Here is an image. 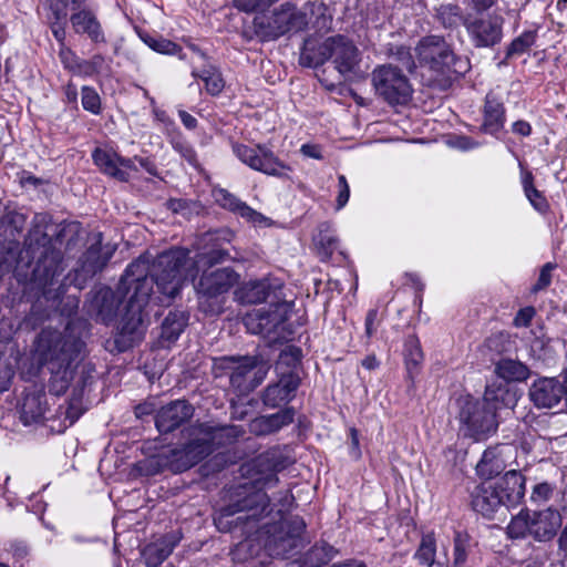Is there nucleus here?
<instances>
[{"label": "nucleus", "mask_w": 567, "mask_h": 567, "mask_svg": "<svg viewBox=\"0 0 567 567\" xmlns=\"http://www.w3.org/2000/svg\"><path fill=\"white\" fill-rule=\"evenodd\" d=\"M188 261V251L183 248L163 251L152 265L147 257H140L127 266L116 292L107 287L95 292L90 302V311L107 324L115 319L120 303L125 302L116 342L122 343L123 348L133 346L143 337V310L148 303L154 284L163 296L175 298L186 278Z\"/></svg>", "instance_id": "obj_1"}, {"label": "nucleus", "mask_w": 567, "mask_h": 567, "mask_svg": "<svg viewBox=\"0 0 567 567\" xmlns=\"http://www.w3.org/2000/svg\"><path fill=\"white\" fill-rule=\"evenodd\" d=\"M84 349V342L68 327L64 332L44 329L38 339V352L51 377L49 392L63 394L73 380L75 362Z\"/></svg>", "instance_id": "obj_2"}, {"label": "nucleus", "mask_w": 567, "mask_h": 567, "mask_svg": "<svg viewBox=\"0 0 567 567\" xmlns=\"http://www.w3.org/2000/svg\"><path fill=\"white\" fill-rule=\"evenodd\" d=\"M310 23L316 28L326 27L327 7L323 2H307L301 8L286 2L270 17L257 16L254 19L255 31L264 40H275L290 31H302Z\"/></svg>", "instance_id": "obj_3"}, {"label": "nucleus", "mask_w": 567, "mask_h": 567, "mask_svg": "<svg viewBox=\"0 0 567 567\" xmlns=\"http://www.w3.org/2000/svg\"><path fill=\"white\" fill-rule=\"evenodd\" d=\"M239 434L240 431L235 426L215 427L207 424L190 426L187 430V443L181 449L169 451L168 465L175 473L184 472L207 457L215 445L224 443V439L230 442Z\"/></svg>", "instance_id": "obj_4"}, {"label": "nucleus", "mask_w": 567, "mask_h": 567, "mask_svg": "<svg viewBox=\"0 0 567 567\" xmlns=\"http://www.w3.org/2000/svg\"><path fill=\"white\" fill-rule=\"evenodd\" d=\"M505 393L503 388L487 386L482 401L471 396L458 399V420L464 435L482 440L496 431V402Z\"/></svg>", "instance_id": "obj_5"}, {"label": "nucleus", "mask_w": 567, "mask_h": 567, "mask_svg": "<svg viewBox=\"0 0 567 567\" xmlns=\"http://www.w3.org/2000/svg\"><path fill=\"white\" fill-rule=\"evenodd\" d=\"M327 60H331L336 70L346 76L354 71L361 60V53L349 38L337 34L327 38L318 48V52L311 55L308 51L301 53V64L317 68Z\"/></svg>", "instance_id": "obj_6"}, {"label": "nucleus", "mask_w": 567, "mask_h": 567, "mask_svg": "<svg viewBox=\"0 0 567 567\" xmlns=\"http://www.w3.org/2000/svg\"><path fill=\"white\" fill-rule=\"evenodd\" d=\"M215 378L227 375L231 386L240 394H247L257 388L265 377L258 360L251 357H221L214 360Z\"/></svg>", "instance_id": "obj_7"}, {"label": "nucleus", "mask_w": 567, "mask_h": 567, "mask_svg": "<svg viewBox=\"0 0 567 567\" xmlns=\"http://www.w3.org/2000/svg\"><path fill=\"white\" fill-rule=\"evenodd\" d=\"M371 81L377 95L391 105L405 104L411 97L412 89L408 78L392 64L375 68Z\"/></svg>", "instance_id": "obj_8"}, {"label": "nucleus", "mask_w": 567, "mask_h": 567, "mask_svg": "<svg viewBox=\"0 0 567 567\" xmlns=\"http://www.w3.org/2000/svg\"><path fill=\"white\" fill-rule=\"evenodd\" d=\"M289 305L276 301L270 306L254 309L244 317V324L250 333L277 340L284 338L285 322L288 318Z\"/></svg>", "instance_id": "obj_9"}, {"label": "nucleus", "mask_w": 567, "mask_h": 567, "mask_svg": "<svg viewBox=\"0 0 567 567\" xmlns=\"http://www.w3.org/2000/svg\"><path fill=\"white\" fill-rule=\"evenodd\" d=\"M416 58L422 66L437 74L460 73L455 68V55L447 42L439 35L422 38L415 48Z\"/></svg>", "instance_id": "obj_10"}, {"label": "nucleus", "mask_w": 567, "mask_h": 567, "mask_svg": "<svg viewBox=\"0 0 567 567\" xmlns=\"http://www.w3.org/2000/svg\"><path fill=\"white\" fill-rule=\"evenodd\" d=\"M306 528L303 519L299 516L291 517L284 520L279 530L271 535L267 543L266 548L271 556L289 557L303 546L302 533Z\"/></svg>", "instance_id": "obj_11"}, {"label": "nucleus", "mask_w": 567, "mask_h": 567, "mask_svg": "<svg viewBox=\"0 0 567 567\" xmlns=\"http://www.w3.org/2000/svg\"><path fill=\"white\" fill-rule=\"evenodd\" d=\"M243 489L237 494L240 497L237 502L220 509L219 520L244 513V515L237 517V520L246 522L258 519L270 513V499L264 491L258 488L247 493L245 487Z\"/></svg>", "instance_id": "obj_12"}, {"label": "nucleus", "mask_w": 567, "mask_h": 567, "mask_svg": "<svg viewBox=\"0 0 567 567\" xmlns=\"http://www.w3.org/2000/svg\"><path fill=\"white\" fill-rule=\"evenodd\" d=\"M235 155L250 168L271 176L286 177L285 171H290L275 154L262 145L250 147L244 144H234Z\"/></svg>", "instance_id": "obj_13"}, {"label": "nucleus", "mask_w": 567, "mask_h": 567, "mask_svg": "<svg viewBox=\"0 0 567 567\" xmlns=\"http://www.w3.org/2000/svg\"><path fill=\"white\" fill-rule=\"evenodd\" d=\"M290 458L279 450H269L254 460L255 482L265 487L278 483L277 473L290 464Z\"/></svg>", "instance_id": "obj_14"}, {"label": "nucleus", "mask_w": 567, "mask_h": 567, "mask_svg": "<svg viewBox=\"0 0 567 567\" xmlns=\"http://www.w3.org/2000/svg\"><path fill=\"white\" fill-rule=\"evenodd\" d=\"M466 30L476 48H491L503 38V18L486 16L466 23Z\"/></svg>", "instance_id": "obj_15"}, {"label": "nucleus", "mask_w": 567, "mask_h": 567, "mask_svg": "<svg viewBox=\"0 0 567 567\" xmlns=\"http://www.w3.org/2000/svg\"><path fill=\"white\" fill-rule=\"evenodd\" d=\"M92 158L103 174L118 182H128L130 172L137 171L132 158L122 157L112 150L97 147L92 153Z\"/></svg>", "instance_id": "obj_16"}, {"label": "nucleus", "mask_w": 567, "mask_h": 567, "mask_svg": "<svg viewBox=\"0 0 567 567\" xmlns=\"http://www.w3.org/2000/svg\"><path fill=\"white\" fill-rule=\"evenodd\" d=\"M194 408L185 400H176L164 406L156 414L155 424L161 433H169L190 419Z\"/></svg>", "instance_id": "obj_17"}, {"label": "nucleus", "mask_w": 567, "mask_h": 567, "mask_svg": "<svg viewBox=\"0 0 567 567\" xmlns=\"http://www.w3.org/2000/svg\"><path fill=\"white\" fill-rule=\"evenodd\" d=\"M513 446L508 444L488 447L476 465L477 474L486 480L501 474L506 468L508 460L513 456Z\"/></svg>", "instance_id": "obj_18"}, {"label": "nucleus", "mask_w": 567, "mask_h": 567, "mask_svg": "<svg viewBox=\"0 0 567 567\" xmlns=\"http://www.w3.org/2000/svg\"><path fill=\"white\" fill-rule=\"evenodd\" d=\"M300 384L297 373H284L277 383L268 385L262 394V402L270 409H276L289 402Z\"/></svg>", "instance_id": "obj_19"}, {"label": "nucleus", "mask_w": 567, "mask_h": 567, "mask_svg": "<svg viewBox=\"0 0 567 567\" xmlns=\"http://www.w3.org/2000/svg\"><path fill=\"white\" fill-rule=\"evenodd\" d=\"M529 398L536 406L551 409L564 398V388L555 378H540L530 385Z\"/></svg>", "instance_id": "obj_20"}, {"label": "nucleus", "mask_w": 567, "mask_h": 567, "mask_svg": "<svg viewBox=\"0 0 567 567\" xmlns=\"http://www.w3.org/2000/svg\"><path fill=\"white\" fill-rule=\"evenodd\" d=\"M231 237L230 231L220 230L208 233L204 237V241L206 245H210L209 250L200 252L196 256V266L200 267H212L216 264L224 262L226 260H234L235 258L230 256V252L227 248L219 243L220 239H224L229 243Z\"/></svg>", "instance_id": "obj_21"}, {"label": "nucleus", "mask_w": 567, "mask_h": 567, "mask_svg": "<svg viewBox=\"0 0 567 567\" xmlns=\"http://www.w3.org/2000/svg\"><path fill=\"white\" fill-rule=\"evenodd\" d=\"M525 483L526 480L522 473L511 470L502 478L493 483V485L499 497H502L504 506L515 507L524 498Z\"/></svg>", "instance_id": "obj_22"}, {"label": "nucleus", "mask_w": 567, "mask_h": 567, "mask_svg": "<svg viewBox=\"0 0 567 567\" xmlns=\"http://www.w3.org/2000/svg\"><path fill=\"white\" fill-rule=\"evenodd\" d=\"M238 280V275L230 268H220L205 272L198 282V291L214 297L227 292Z\"/></svg>", "instance_id": "obj_23"}, {"label": "nucleus", "mask_w": 567, "mask_h": 567, "mask_svg": "<svg viewBox=\"0 0 567 567\" xmlns=\"http://www.w3.org/2000/svg\"><path fill=\"white\" fill-rule=\"evenodd\" d=\"M530 536L535 540L546 542L551 539L561 526L560 514L551 508L530 514Z\"/></svg>", "instance_id": "obj_24"}, {"label": "nucleus", "mask_w": 567, "mask_h": 567, "mask_svg": "<svg viewBox=\"0 0 567 567\" xmlns=\"http://www.w3.org/2000/svg\"><path fill=\"white\" fill-rule=\"evenodd\" d=\"M293 408H286L270 415H262L250 422V432L255 435H269L293 422Z\"/></svg>", "instance_id": "obj_25"}, {"label": "nucleus", "mask_w": 567, "mask_h": 567, "mask_svg": "<svg viewBox=\"0 0 567 567\" xmlns=\"http://www.w3.org/2000/svg\"><path fill=\"white\" fill-rule=\"evenodd\" d=\"M181 537L177 533H168L150 543L142 550L147 567H158L174 550Z\"/></svg>", "instance_id": "obj_26"}, {"label": "nucleus", "mask_w": 567, "mask_h": 567, "mask_svg": "<svg viewBox=\"0 0 567 567\" xmlns=\"http://www.w3.org/2000/svg\"><path fill=\"white\" fill-rule=\"evenodd\" d=\"M72 13L70 21L76 34H86L94 43H104L105 35L96 16L86 9Z\"/></svg>", "instance_id": "obj_27"}, {"label": "nucleus", "mask_w": 567, "mask_h": 567, "mask_svg": "<svg viewBox=\"0 0 567 567\" xmlns=\"http://www.w3.org/2000/svg\"><path fill=\"white\" fill-rule=\"evenodd\" d=\"M502 506H504L502 497L497 494L493 483H483L472 493L473 509L485 517H492Z\"/></svg>", "instance_id": "obj_28"}, {"label": "nucleus", "mask_w": 567, "mask_h": 567, "mask_svg": "<svg viewBox=\"0 0 567 567\" xmlns=\"http://www.w3.org/2000/svg\"><path fill=\"white\" fill-rule=\"evenodd\" d=\"M505 123V107L503 102L493 93L485 97L483 109V123L481 130L488 134L498 133Z\"/></svg>", "instance_id": "obj_29"}, {"label": "nucleus", "mask_w": 567, "mask_h": 567, "mask_svg": "<svg viewBox=\"0 0 567 567\" xmlns=\"http://www.w3.org/2000/svg\"><path fill=\"white\" fill-rule=\"evenodd\" d=\"M115 247L102 246V236L97 235V239L92 244L83 256V270L87 275H95L101 271L111 259Z\"/></svg>", "instance_id": "obj_30"}, {"label": "nucleus", "mask_w": 567, "mask_h": 567, "mask_svg": "<svg viewBox=\"0 0 567 567\" xmlns=\"http://www.w3.org/2000/svg\"><path fill=\"white\" fill-rule=\"evenodd\" d=\"M279 286H274L269 280H256L248 282L243 288V299L249 303H260L264 301H270L274 303L279 301L276 290Z\"/></svg>", "instance_id": "obj_31"}, {"label": "nucleus", "mask_w": 567, "mask_h": 567, "mask_svg": "<svg viewBox=\"0 0 567 567\" xmlns=\"http://www.w3.org/2000/svg\"><path fill=\"white\" fill-rule=\"evenodd\" d=\"M218 202L220 205L254 224H261L266 220L265 216L249 207L246 203L238 199L235 195L220 190Z\"/></svg>", "instance_id": "obj_32"}, {"label": "nucleus", "mask_w": 567, "mask_h": 567, "mask_svg": "<svg viewBox=\"0 0 567 567\" xmlns=\"http://www.w3.org/2000/svg\"><path fill=\"white\" fill-rule=\"evenodd\" d=\"M495 373L507 382H522L529 377L530 371L523 362L504 358L496 362Z\"/></svg>", "instance_id": "obj_33"}, {"label": "nucleus", "mask_w": 567, "mask_h": 567, "mask_svg": "<svg viewBox=\"0 0 567 567\" xmlns=\"http://www.w3.org/2000/svg\"><path fill=\"white\" fill-rule=\"evenodd\" d=\"M188 322V315L182 310H172L162 323L161 338L168 342L178 339Z\"/></svg>", "instance_id": "obj_34"}, {"label": "nucleus", "mask_w": 567, "mask_h": 567, "mask_svg": "<svg viewBox=\"0 0 567 567\" xmlns=\"http://www.w3.org/2000/svg\"><path fill=\"white\" fill-rule=\"evenodd\" d=\"M512 348V340L508 333L497 332L493 333L485 339L480 347L481 353L494 361L495 357L508 352Z\"/></svg>", "instance_id": "obj_35"}, {"label": "nucleus", "mask_w": 567, "mask_h": 567, "mask_svg": "<svg viewBox=\"0 0 567 567\" xmlns=\"http://www.w3.org/2000/svg\"><path fill=\"white\" fill-rule=\"evenodd\" d=\"M192 75L200 79L205 83L207 92L212 95L219 94L224 89V80L213 65L205 66L200 71L193 69Z\"/></svg>", "instance_id": "obj_36"}, {"label": "nucleus", "mask_w": 567, "mask_h": 567, "mask_svg": "<svg viewBox=\"0 0 567 567\" xmlns=\"http://www.w3.org/2000/svg\"><path fill=\"white\" fill-rule=\"evenodd\" d=\"M43 395H28L22 404V415L27 423L38 422L47 413V404L42 402Z\"/></svg>", "instance_id": "obj_37"}, {"label": "nucleus", "mask_w": 567, "mask_h": 567, "mask_svg": "<svg viewBox=\"0 0 567 567\" xmlns=\"http://www.w3.org/2000/svg\"><path fill=\"white\" fill-rule=\"evenodd\" d=\"M404 358L409 372H412V369H417L424 360L420 340L414 334L405 339Z\"/></svg>", "instance_id": "obj_38"}, {"label": "nucleus", "mask_w": 567, "mask_h": 567, "mask_svg": "<svg viewBox=\"0 0 567 567\" xmlns=\"http://www.w3.org/2000/svg\"><path fill=\"white\" fill-rule=\"evenodd\" d=\"M522 184L524 188V193L532 204V206L538 212H545L548 207L546 198L543 194L535 188L534 186V177L530 172H525L522 177Z\"/></svg>", "instance_id": "obj_39"}, {"label": "nucleus", "mask_w": 567, "mask_h": 567, "mask_svg": "<svg viewBox=\"0 0 567 567\" xmlns=\"http://www.w3.org/2000/svg\"><path fill=\"white\" fill-rule=\"evenodd\" d=\"M530 513L522 511L518 515L512 518L507 526V534L511 538H523L527 535L530 536Z\"/></svg>", "instance_id": "obj_40"}, {"label": "nucleus", "mask_w": 567, "mask_h": 567, "mask_svg": "<svg viewBox=\"0 0 567 567\" xmlns=\"http://www.w3.org/2000/svg\"><path fill=\"white\" fill-rule=\"evenodd\" d=\"M436 18L445 28L457 27L462 20V11L456 4H441L436 9Z\"/></svg>", "instance_id": "obj_41"}, {"label": "nucleus", "mask_w": 567, "mask_h": 567, "mask_svg": "<svg viewBox=\"0 0 567 567\" xmlns=\"http://www.w3.org/2000/svg\"><path fill=\"white\" fill-rule=\"evenodd\" d=\"M435 555H436V544H435L434 535L433 534L423 535V537L420 542V545L414 555L415 559H417V561L421 565H426V564L431 563L433 559H435Z\"/></svg>", "instance_id": "obj_42"}, {"label": "nucleus", "mask_w": 567, "mask_h": 567, "mask_svg": "<svg viewBox=\"0 0 567 567\" xmlns=\"http://www.w3.org/2000/svg\"><path fill=\"white\" fill-rule=\"evenodd\" d=\"M50 9L54 16L55 21L51 24V30L54 38L64 45L65 40V18L68 16L66 8L60 7L58 3L51 2Z\"/></svg>", "instance_id": "obj_43"}, {"label": "nucleus", "mask_w": 567, "mask_h": 567, "mask_svg": "<svg viewBox=\"0 0 567 567\" xmlns=\"http://www.w3.org/2000/svg\"><path fill=\"white\" fill-rule=\"evenodd\" d=\"M470 536L466 533H456L454 537L453 567H463L467 559Z\"/></svg>", "instance_id": "obj_44"}, {"label": "nucleus", "mask_w": 567, "mask_h": 567, "mask_svg": "<svg viewBox=\"0 0 567 567\" xmlns=\"http://www.w3.org/2000/svg\"><path fill=\"white\" fill-rule=\"evenodd\" d=\"M536 39V33L533 31H526L522 33L519 37L514 39L507 48L506 58H512L514 55H520L525 53L534 43Z\"/></svg>", "instance_id": "obj_45"}, {"label": "nucleus", "mask_w": 567, "mask_h": 567, "mask_svg": "<svg viewBox=\"0 0 567 567\" xmlns=\"http://www.w3.org/2000/svg\"><path fill=\"white\" fill-rule=\"evenodd\" d=\"M81 102L82 106L85 111L91 112L92 114H100L102 111L101 107V97L95 89L91 86H83L81 90Z\"/></svg>", "instance_id": "obj_46"}, {"label": "nucleus", "mask_w": 567, "mask_h": 567, "mask_svg": "<svg viewBox=\"0 0 567 567\" xmlns=\"http://www.w3.org/2000/svg\"><path fill=\"white\" fill-rule=\"evenodd\" d=\"M388 55L400 62L410 72L415 68L412 53L405 45H390L388 49Z\"/></svg>", "instance_id": "obj_47"}, {"label": "nucleus", "mask_w": 567, "mask_h": 567, "mask_svg": "<svg viewBox=\"0 0 567 567\" xmlns=\"http://www.w3.org/2000/svg\"><path fill=\"white\" fill-rule=\"evenodd\" d=\"M144 41L151 49L158 53L173 55L181 52V48L176 43L164 38L156 39L148 37Z\"/></svg>", "instance_id": "obj_48"}, {"label": "nucleus", "mask_w": 567, "mask_h": 567, "mask_svg": "<svg viewBox=\"0 0 567 567\" xmlns=\"http://www.w3.org/2000/svg\"><path fill=\"white\" fill-rule=\"evenodd\" d=\"M556 264L553 262H547L542 267L538 279L532 288V291L534 293H537L548 288V286L551 284L553 271L556 269Z\"/></svg>", "instance_id": "obj_49"}, {"label": "nucleus", "mask_w": 567, "mask_h": 567, "mask_svg": "<svg viewBox=\"0 0 567 567\" xmlns=\"http://www.w3.org/2000/svg\"><path fill=\"white\" fill-rule=\"evenodd\" d=\"M553 491L554 488L549 483L542 482L534 486L530 499L536 504L545 503L550 498Z\"/></svg>", "instance_id": "obj_50"}, {"label": "nucleus", "mask_w": 567, "mask_h": 567, "mask_svg": "<svg viewBox=\"0 0 567 567\" xmlns=\"http://www.w3.org/2000/svg\"><path fill=\"white\" fill-rule=\"evenodd\" d=\"M316 244L323 258L330 257L333 250L337 248V239L330 235L320 234L316 240Z\"/></svg>", "instance_id": "obj_51"}, {"label": "nucleus", "mask_w": 567, "mask_h": 567, "mask_svg": "<svg viewBox=\"0 0 567 567\" xmlns=\"http://www.w3.org/2000/svg\"><path fill=\"white\" fill-rule=\"evenodd\" d=\"M338 196H337V209L343 208L350 197V187L344 175L338 177Z\"/></svg>", "instance_id": "obj_52"}, {"label": "nucleus", "mask_w": 567, "mask_h": 567, "mask_svg": "<svg viewBox=\"0 0 567 567\" xmlns=\"http://www.w3.org/2000/svg\"><path fill=\"white\" fill-rule=\"evenodd\" d=\"M330 551H332V547L328 546L327 544H323V545H320V546H315L309 555L310 557H316V565H322V564H326L328 563L330 559H331V554Z\"/></svg>", "instance_id": "obj_53"}, {"label": "nucleus", "mask_w": 567, "mask_h": 567, "mask_svg": "<svg viewBox=\"0 0 567 567\" xmlns=\"http://www.w3.org/2000/svg\"><path fill=\"white\" fill-rule=\"evenodd\" d=\"M83 413L82 401L79 398H74L70 401L69 406L65 411V419L70 421V423H74Z\"/></svg>", "instance_id": "obj_54"}, {"label": "nucleus", "mask_w": 567, "mask_h": 567, "mask_svg": "<svg viewBox=\"0 0 567 567\" xmlns=\"http://www.w3.org/2000/svg\"><path fill=\"white\" fill-rule=\"evenodd\" d=\"M378 310L377 309H370L365 317L364 322V332L368 339H370L377 331L378 328Z\"/></svg>", "instance_id": "obj_55"}, {"label": "nucleus", "mask_w": 567, "mask_h": 567, "mask_svg": "<svg viewBox=\"0 0 567 567\" xmlns=\"http://www.w3.org/2000/svg\"><path fill=\"white\" fill-rule=\"evenodd\" d=\"M175 150L193 166L197 165V155L192 146L177 143Z\"/></svg>", "instance_id": "obj_56"}, {"label": "nucleus", "mask_w": 567, "mask_h": 567, "mask_svg": "<svg viewBox=\"0 0 567 567\" xmlns=\"http://www.w3.org/2000/svg\"><path fill=\"white\" fill-rule=\"evenodd\" d=\"M534 315H535L534 308L527 307L525 309L519 310V312L517 313L514 322L518 327L519 326L528 327L530 321H532V318L534 317Z\"/></svg>", "instance_id": "obj_57"}, {"label": "nucleus", "mask_w": 567, "mask_h": 567, "mask_svg": "<svg viewBox=\"0 0 567 567\" xmlns=\"http://www.w3.org/2000/svg\"><path fill=\"white\" fill-rule=\"evenodd\" d=\"M300 152L305 156L310 157V158H315V159H321L322 158L321 150L316 144H303L301 146V148H300Z\"/></svg>", "instance_id": "obj_58"}, {"label": "nucleus", "mask_w": 567, "mask_h": 567, "mask_svg": "<svg viewBox=\"0 0 567 567\" xmlns=\"http://www.w3.org/2000/svg\"><path fill=\"white\" fill-rule=\"evenodd\" d=\"M178 116L186 128L194 130L197 126V120L188 112L181 110Z\"/></svg>", "instance_id": "obj_59"}, {"label": "nucleus", "mask_w": 567, "mask_h": 567, "mask_svg": "<svg viewBox=\"0 0 567 567\" xmlns=\"http://www.w3.org/2000/svg\"><path fill=\"white\" fill-rule=\"evenodd\" d=\"M513 132L522 136H528L532 133V126L526 121H516L513 124Z\"/></svg>", "instance_id": "obj_60"}, {"label": "nucleus", "mask_w": 567, "mask_h": 567, "mask_svg": "<svg viewBox=\"0 0 567 567\" xmlns=\"http://www.w3.org/2000/svg\"><path fill=\"white\" fill-rule=\"evenodd\" d=\"M132 159H133V163L135 161L138 162L141 167H143L148 174H151L153 176L157 175L156 165L151 159L144 158V157H138V156H135Z\"/></svg>", "instance_id": "obj_61"}, {"label": "nucleus", "mask_w": 567, "mask_h": 567, "mask_svg": "<svg viewBox=\"0 0 567 567\" xmlns=\"http://www.w3.org/2000/svg\"><path fill=\"white\" fill-rule=\"evenodd\" d=\"M53 2L63 8L71 6L72 10H76L81 7L82 3L85 2V0H54Z\"/></svg>", "instance_id": "obj_62"}, {"label": "nucleus", "mask_w": 567, "mask_h": 567, "mask_svg": "<svg viewBox=\"0 0 567 567\" xmlns=\"http://www.w3.org/2000/svg\"><path fill=\"white\" fill-rule=\"evenodd\" d=\"M477 145V143L473 142L471 138L468 137H460L458 138V142H457V146L461 148V150H471L473 147H475Z\"/></svg>", "instance_id": "obj_63"}, {"label": "nucleus", "mask_w": 567, "mask_h": 567, "mask_svg": "<svg viewBox=\"0 0 567 567\" xmlns=\"http://www.w3.org/2000/svg\"><path fill=\"white\" fill-rule=\"evenodd\" d=\"M362 365L368 370H374L379 365V361L374 355H369L362 360Z\"/></svg>", "instance_id": "obj_64"}]
</instances>
